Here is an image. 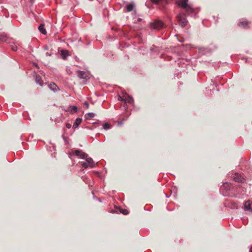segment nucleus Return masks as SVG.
<instances>
[{
    "instance_id": "1",
    "label": "nucleus",
    "mask_w": 252,
    "mask_h": 252,
    "mask_svg": "<svg viewBox=\"0 0 252 252\" xmlns=\"http://www.w3.org/2000/svg\"><path fill=\"white\" fill-rule=\"evenodd\" d=\"M85 161L81 162V165L85 169H86L88 167L93 168L95 166V163L94 161L91 158L87 157L86 158H85Z\"/></svg>"
},
{
    "instance_id": "2",
    "label": "nucleus",
    "mask_w": 252,
    "mask_h": 252,
    "mask_svg": "<svg viewBox=\"0 0 252 252\" xmlns=\"http://www.w3.org/2000/svg\"><path fill=\"white\" fill-rule=\"evenodd\" d=\"M177 18H178L179 24L181 27L184 28L187 25L188 21L187 20L186 16L184 13L179 14L177 15Z\"/></svg>"
},
{
    "instance_id": "3",
    "label": "nucleus",
    "mask_w": 252,
    "mask_h": 252,
    "mask_svg": "<svg viewBox=\"0 0 252 252\" xmlns=\"http://www.w3.org/2000/svg\"><path fill=\"white\" fill-rule=\"evenodd\" d=\"M163 26L162 22L159 20H156L154 22L151 23L150 27L151 29L159 30L161 29Z\"/></svg>"
},
{
    "instance_id": "4",
    "label": "nucleus",
    "mask_w": 252,
    "mask_h": 252,
    "mask_svg": "<svg viewBox=\"0 0 252 252\" xmlns=\"http://www.w3.org/2000/svg\"><path fill=\"white\" fill-rule=\"evenodd\" d=\"M72 154L75 155L77 156L80 157L82 159H85V158H86L87 157H88V155L87 154L79 150H75L74 151L72 152Z\"/></svg>"
},
{
    "instance_id": "5",
    "label": "nucleus",
    "mask_w": 252,
    "mask_h": 252,
    "mask_svg": "<svg viewBox=\"0 0 252 252\" xmlns=\"http://www.w3.org/2000/svg\"><path fill=\"white\" fill-rule=\"evenodd\" d=\"M233 179L235 182L238 183H243L245 180V179L243 177H242L240 174L238 173H235L234 174Z\"/></svg>"
},
{
    "instance_id": "6",
    "label": "nucleus",
    "mask_w": 252,
    "mask_h": 252,
    "mask_svg": "<svg viewBox=\"0 0 252 252\" xmlns=\"http://www.w3.org/2000/svg\"><path fill=\"white\" fill-rule=\"evenodd\" d=\"M48 86L49 89L54 92H57L59 90V87L55 83H51L50 84H48Z\"/></svg>"
},
{
    "instance_id": "7",
    "label": "nucleus",
    "mask_w": 252,
    "mask_h": 252,
    "mask_svg": "<svg viewBox=\"0 0 252 252\" xmlns=\"http://www.w3.org/2000/svg\"><path fill=\"white\" fill-rule=\"evenodd\" d=\"M35 82L41 87H42L44 85L43 81L41 76L38 74H36L35 76Z\"/></svg>"
},
{
    "instance_id": "8",
    "label": "nucleus",
    "mask_w": 252,
    "mask_h": 252,
    "mask_svg": "<svg viewBox=\"0 0 252 252\" xmlns=\"http://www.w3.org/2000/svg\"><path fill=\"white\" fill-rule=\"evenodd\" d=\"M82 118H77L73 125L72 128L75 129L77 128L82 122Z\"/></svg>"
},
{
    "instance_id": "9",
    "label": "nucleus",
    "mask_w": 252,
    "mask_h": 252,
    "mask_svg": "<svg viewBox=\"0 0 252 252\" xmlns=\"http://www.w3.org/2000/svg\"><path fill=\"white\" fill-rule=\"evenodd\" d=\"M77 76L80 79H86L87 77L86 73L84 71L81 70L77 71Z\"/></svg>"
},
{
    "instance_id": "10",
    "label": "nucleus",
    "mask_w": 252,
    "mask_h": 252,
    "mask_svg": "<svg viewBox=\"0 0 252 252\" xmlns=\"http://www.w3.org/2000/svg\"><path fill=\"white\" fill-rule=\"evenodd\" d=\"M61 56L63 59L65 60L68 56V51L66 50H62L61 51Z\"/></svg>"
},
{
    "instance_id": "11",
    "label": "nucleus",
    "mask_w": 252,
    "mask_h": 252,
    "mask_svg": "<svg viewBox=\"0 0 252 252\" xmlns=\"http://www.w3.org/2000/svg\"><path fill=\"white\" fill-rule=\"evenodd\" d=\"M251 204L250 201H247L245 202L244 204V209L246 211H251L252 210L251 209Z\"/></svg>"
},
{
    "instance_id": "12",
    "label": "nucleus",
    "mask_w": 252,
    "mask_h": 252,
    "mask_svg": "<svg viewBox=\"0 0 252 252\" xmlns=\"http://www.w3.org/2000/svg\"><path fill=\"white\" fill-rule=\"evenodd\" d=\"M188 0H180L178 2V5L182 8L187 7Z\"/></svg>"
},
{
    "instance_id": "13",
    "label": "nucleus",
    "mask_w": 252,
    "mask_h": 252,
    "mask_svg": "<svg viewBox=\"0 0 252 252\" xmlns=\"http://www.w3.org/2000/svg\"><path fill=\"white\" fill-rule=\"evenodd\" d=\"M151 1L155 4H158L159 2H165V3H169L171 2L172 0H151Z\"/></svg>"
},
{
    "instance_id": "14",
    "label": "nucleus",
    "mask_w": 252,
    "mask_h": 252,
    "mask_svg": "<svg viewBox=\"0 0 252 252\" xmlns=\"http://www.w3.org/2000/svg\"><path fill=\"white\" fill-rule=\"evenodd\" d=\"M68 110L70 111L71 113H75L77 112L78 108L75 105H70L69 106Z\"/></svg>"
},
{
    "instance_id": "15",
    "label": "nucleus",
    "mask_w": 252,
    "mask_h": 252,
    "mask_svg": "<svg viewBox=\"0 0 252 252\" xmlns=\"http://www.w3.org/2000/svg\"><path fill=\"white\" fill-rule=\"evenodd\" d=\"M134 7V3L133 2H131L126 5V8L127 12H131L133 10Z\"/></svg>"
},
{
    "instance_id": "16",
    "label": "nucleus",
    "mask_w": 252,
    "mask_h": 252,
    "mask_svg": "<svg viewBox=\"0 0 252 252\" xmlns=\"http://www.w3.org/2000/svg\"><path fill=\"white\" fill-rule=\"evenodd\" d=\"M184 8L186 9V12L188 15L192 14L194 12V9L190 6H189L188 3L187 7H185Z\"/></svg>"
},
{
    "instance_id": "17",
    "label": "nucleus",
    "mask_w": 252,
    "mask_h": 252,
    "mask_svg": "<svg viewBox=\"0 0 252 252\" xmlns=\"http://www.w3.org/2000/svg\"><path fill=\"white\" fill-rule=\"evenodd\" d=\"M38 30L40 32L43 34H46L47 33L46 31L44 28V24H41L38 27Z\"/></svg>"
},
{
    "instance_id": "18",
    "label": "nucleus",
    "mask_w": 252,
    "mask_h": 252,
    "mask_svg": "<svg viewBox=\"0 0 252 252\" xmlns=\"http://www.w3.org/2000/svg\"><path fill=\"white\" fill-rule=\"evenodd\" d=\"M125 101H126V102H127L129 104H132L134 102L133 98L131 96H130L128 95H127L126 97Z\"/></svg>"
},
{
    "instance_id": "19",
    "label": "nucleus",
    "mask_w": 252,
    "mask_h": 252,
    "mask_svg": "<svg viewBox=\"0 0 252 252\" xmlns=\"http://www.w3.org/2000/svg\"><path fill=\"white\" fill-rule=\"evenodd\" d=\"M95 116V114L93 112H89L85 115V118L86 119L89 120L92 118L94 117Z\"/></svg>"
},
{
    "instance_id": "20",
    "label": "nucleus",
    "mask_w": 252,
    "mask_h": 252,
    "mask_svg": "<svg viewBox=\"0 0 252 252\" xmlns=\"http://www.w3.org/2000/svg\"><path fill=\"white\" fill-rule=\"evenodd\" d=\"M249 24V22H248L247 21H244L239 22L238 23V26L240 27L243 26L244 28H246Z\"/></svg>"
},
{
    "instance_id": "21",
    "label": "nucleus",
    "mask_w": 252,
    "mask_h": 252,
    "mask_svg": "<svg viewBox=\"0 0 252 252\" xmlns=\"http://www.w3.org/2000/svg\"><path fill=\"white\" fill-rule=\"evenodd\" d=\"M7 39V37L4 33L0 34V41L6 42Z\"/></svg>"
},
{
    "instance_id": "22",
    "label": "nucleus",
    "mask_w": 252,
    "mask_h": 252,
    "mask_svg": "<svg viewBox=\"0 0 252 252\" xmlns=\"http://www.w3.org/2000/svg\"><path fill=\"white\" fill-rule=\"evenodd\" d=\"M223 187L226 190H229L231 188V185L228 184L227 183H224L223 184Z\"/></svg>"
},
{
    "instance_id": "23",
    "label": "nucleus",
    "mask_w": 252,
    "mask_h": 252,
    "mask_svg": "<svg viewBox=\"0 0 252 252\" xmlns=\"http://www.w3.org/2000/svg\"><path fill=\"white\" fill-rule=\"evenodd\" d=\"M111 125L108 123H106L103 125V128L105 130L110 129Z\"/></svg>"
},
{
    "instance_id": "24",
    "label": "nucleus",
    "mask_w": 252,
    "mask_h": 252,
    "mask_svg": "<svg viewBox=\"0 0 252 252\" xmlns=\"http://www.w3.org/2000/svg\"><path fill=\"white\" fill-rule=\"evenodd\" d=\"M120 212L124 215H127L129 213L128 211L125 209H121Z\"/></svg>"
},
{
    "instance_id": "25",
    "label": "nucleus",
    "mask_w": 252,
    "mask_h": 252,
    "mask_svg": "<svg viewBox=\"0 0 252 252\" xmlns=\"http://www.w3.org/2000/svg\"><path fill=\"white\" fill-rule=\"evenodd\" d=\"M11 48L14 51H16L17 50V47L15 45H11Z\"/></svg>"
},
{
    "instance_id": "26",
    "label": "nucleus",
    "mask_w": 252,
    "mask_h": 252,
    "mask_svg": "<svg viewBox=\"0 0 252 252\" xmlns=\"http://www.w3.org/2000/svg\"><path fill=\"white\" fill-rule=\"evenodd\" d=\"M65 126L67 128L70 129L71 127V125L69 123H66L65 125Z\"/></svg>"
},
{
    "instance_id": "27",
    "label": "nucleus",
    "mask_w": 252,
    "mask_h": 252,
    "mask_svg": "<svg viewBox=\"0 0 252 252\" xmlns=\"http://www.w3.org/2000/svg\"><path fill=\"white\" fill-rule=\"evenodd\" d=\"M125 98H124L121 97L120 95L119 96L118 100L120 101H125Z\"/></svg>"
},
{
    "instance_id": "28",
    "label": "nucleus",
    "mask_w": 252,
    "mask_h": 252,
    "mask_svg": "<svg viewBox=\"0 0 252 252\" xmlns=\"http://www.w3.org/2000/svg\"><path fill=\"white\" fill-rule=\"evenodd\" d=\"M84 105L86 106V108H89V103L87 102L86 101L84 103Z\"/></svg>"
},
{
    "instance_id": "29",
    "label": "nucleus",
    "mask_w": 252,
    "mask_h": 252,
    "mask_svg": "<svg viewBox=\"0 0 252 252\" xmlns=\"http://www.w3.org/2000/svg\"><path fill=\"white\" fill-rule=\"evenodd\" d=\"M99 123H100V121L99 120H97L95 122H93V124H99Z\"/></svg>"
},
{
    "instance_id": "30",
    "label": "nucleus",
    "mask_w": 252,
    "mask_h": 252,
    "mask_svg": "<svg viewBox=\"0 0 252 252\" xmlns=\"http://www.w3.org/2000/svg\"><path fill=\"white\" fill-rule=\"evenodd\" d=\"M62 138H63V139L64 141H66V138H65V137L64 135H63V136H62Z\"/></svg>"
},
{
    "instance_id": "31",
    "label": "nucleus",
    "mask_w": 252,
    "mask_h": 252,
    "mask_svg": "<svg viewBox=\"0 0 252 252\" xmlns=\"http://www.w3.org/2000/svg\"><path fill=\"white\" fill-rule=\"evenodd\" d=\"M35 0H30V2H31L32 3H33L34 2V1H35Z\"/></svg>"
},
{
    "instance_id": "32",
    "label": "nucleus",
    "mask_w": 252,
    "mask_h": 252,
    "mask_svg": "<svg viewBox=\"0 0 252 252\" xmlns=\"http://www.w3.org/2000/svg\"><path fill=\"white\" fill-rule=\"evenodd\" d=\"M46 56H51V54H49V53H46Z\"/></svg>"
},
{
    "instance_id": "33",
    "label": "nucleus",
    "mask_w": 252,
    "mask_h": 252,
    "mask_svg": "<svg viewBox=\"0 0 252 252\" xmlns=\"http://www.w3.org/2000/svg\"><path fill=\"white\" fill-rule=\"evenodd\" d=\"M249 252H252V246L250 248Z\"/></svg>"
},
{
    "instance_id": "34",
    "label": "nucleus",
    "mask_w": 252,
    "mask_h": 252,
    "mask_svg": "<svg viewBox=\"0 0 252 252\" xmlns=\"http://www.w3.org/2000/svg\"><path fill=\"white\" fill-rule=\"evenodd\" d=\"M44 49H45V50H48V47L47 46H46V47H45L44 48Z\"/></svg>"
},
{
    "instance_id": "35",
    "label": "nucleus",
    "mask_w": 252,
    "mask_h": 252,
    "mask_svg": "<svg viewBox=\"0 0 252 252\" xmlns=\"http://www.w3.org/2000/svg\"><path fill=\"white\" fill-rule=\"evenodd\" d=\"M34 65L35 66L38 67L37 63H34Z\"/></svg>"
},
{
    "instance_id": "36",
    "label": "nucleus",
    "mask_w": 252,
    "mask_h": 252,
    "mask_svg": "<svg viewBox=\"0 0 252 252\" xmlns=\"http://www.w3.org/2000/svg\"><path fill=\"white\" fill-rule=\"evenodd\" d=\"M138 21H141V19L138 18Z\"/></svg>"
}]
</instances>
